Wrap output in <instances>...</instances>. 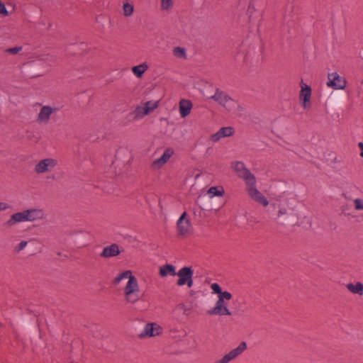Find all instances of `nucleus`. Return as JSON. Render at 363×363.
<instances>
[{
	"label": "nucleus",
	"instance_id": "f257e3e1",
	"mask_svg": "<svg viewBox=\"0 0 363 363\" xmlns=\"http://www.w3.org/2000/svg\"><path fill=\"white\" fill-rule=\"evenodd\" d=\"M210 99L218 103L223 106L228 112L235 113L240 107L238 103L230 98L225 92L217 89L215 94Z\"/></svg>",
	"mask_w": 363,
	"mask_h": 363
},
{
	"label": "nucleus",
	"instance_id": "f03ea898",
	"mask_svg": "<svg viewBox=\"0 0 363 363\" xmlns=\"http://www.w3.org/2000/svg\"><path fill=\"white\" fill-rule=\"evenodd\" d=\"M210 99L218 103L223 106L228 112L235 113L240 107L238 103L230 98L225 92L217 89L215 94Z\"/></svg>",
	"mask_w": 363,
	"mask_h": 363
},
{
	"label": "nucleus",
	"instance_id": "7ed1b4c3",
	"mask_svg": "<svg viewBox=\"0 0 363 363\" xmlns=\"http://www.w3.org/2000/svg\"><path fill=\"white\" fill-rule=\"evenodd\" d=\"M210 99L218 103L223 106L228 112L235 113L240 107L238 103L230 98L225 92L217 89L215 94Z\"/></svg>",
	"mask_w": 363,
	"mask_h": 363
},
{
	"label": "nucleus",
	"instance_id": "20e7f679",
	"mask_svg": "<svg viewBox=\"0 0 363 363\" xmlns=\"http://www.w3.org/2000/svg\"><path fill=\"white\" fill-rule=\"evenodd\" d=\"M210 99L218 103L223 106L228 112L235 113L240 107L238 103L230 98L225 92L217 89L215 94Z\"/></svg>",
	"mask_w": 363,
	"mask_h": 363
},
{
	"label": "nucleus",
	"instance_id": "39448f33",
	"mask_svg": "<svg viewBox=\"0 0 363 363\" xmlns=\"http://www.w3.org/2000/svg\"><path fill=\"white\" fill-rule=\"evenodd\" d=\"M210 99L218 103L223 106L228 112L235 113L240 107L238 103L230 98L225 92L217 89L215 94Z\"/></svg>",
	"mask_w": 363,
	"mask_h": 363
},
{
	"label": "nucleus",
	"instance_id": "423d86ee",
	"mask_svg": "<svg viewBox=\"0 0 363 363\" xmlns=\"http://www.w3.org/2000/svg\"><path fill=\"white\" fill-rule=\"evenodd\" d=\"M247 179L248 181L246 182V190L250 197L255 201L262 204L263 206H268V200L256 187L255 177L250 176L248 178L247 177Z\"/></svg>",
	"mask_w": 363,
	"mask_h": 363
},
{
	"label": "nucleus",
	"instance_id": "0eeeda50",
	"mask_svg": "<svg viewBox=\"0 0 363 363\" xmlns=\"http://www.w3.org/2000/svg\"><path fill=\"white\" fill-rule=\"evenodd\" d=\"M159 106V101H148L138 106L133 113L136 119H140L152 113Z\"/></svg>",
	"mask_w": 363,
	"mask_h": 363
},
{
	"label": "nucleus",
	"instance_id": "6e6552de",
	"mask_svg": "<svg viewBox=\"0 0 363 363\" xmlns=\"http://www.w3.org/2000/svg\"><path fill=\"white\" fill-rule=\"evenodd\" d=\"M56 111L57 108L50 106H42L36 118L37 123L40 125L48 124L52 116L56 113Z\"/></svg>",
	"mask_w": 363,
	"mask_h": 363
},
{
	"label": "nucleus",
	"instance_id": "1a4fd4ad",
	"mask_svg": "<svg viewBox=\"0 0 363 363\" xmlns=\"http://www.w3.org/2000/svg\"><path fill=\"white\" fill-rule=\"evenodd\" d=\"M207 313L209 315H231L232 313L229 311L227 307V305L225 303V300L223 299L222 297L218 296V298L216 303V305L213 308L208 310Z\"/></svg>",
	"mask_w": 363,
	"mask_h": 363
},
{
	"label": "nucleus",
	"instance_id": "9d476101",
	"mask_svg": "<svg viewBox=\"0 0 363 363\" xmlns=\"http://www.w3.org/2000/svg\"><path fill=\"white\" fill-rule=\"evenodd\" d=\"M246 349V342H242L236 348L232 350L228 354H225L220 359L217 360L215 363H228L241 354Z\"/></svg>",
	"mask_w": 363,
	"mask_h": 363
},
{
	"label": "nucleus",
	"instance_id": "9b49d317",
	"mask_svg": "<svg viewBox=\"0 0 363 363\" xmlns=\"http://www.w3.org/2000/svg\"><path fill=\"white\" fill-rule=\"evenodd\" d=\"M246 349V342H242L236 348L232 350L228 354H225L220 359L217 360L215 363H228L241 354Z\"/></svg>",
	"mask_w": 363,
	"mask_h": 363
},
{
	"label": "nucleus",
	"instance_id": "f8f14e48",
	"mask_svg": "<svg viewBox=\"0 0 363 363\" xmlns=\"http://www.w3.org/2000/svg\"><path fill=\"white\" fill-rule=\"evenodd\" d=\"M327 86L335 89H343L346 86V81L337 73H330L328 76Z\"/></svg>",
	"mask_w": 363,
	"mask_h": 363
},
{
	"label": "nucleus",
	"instance_id": "ddd939ff",
	"mask_svg": "<svg viewBox=\"0 0 363 363\" xmlns=\"http://www.w3.org/2000/svg\"><path fill=\"white\" fill-rule=\"evenodd\" d=\"M234 133V128L231 126L223 127L210 136V141L213 143H218L223 138L233 136Z\"/></svg>",
	"mask_w": 363,
	"mask_h": 363
},
{
	"label": "nucleus",
	"instance_id": "4468645a",
	"mask_svg": "<svg viewBox=\"0 0 363 363\" xmlns=\"http://www.w3.org/2000/svg\"><path fill=\"white\" fill-rule=\"evenodd\" d=\"M311 89L306 84L301 85L299 94V101L302 107L307 110L311 106Z\"/></svg>",
	"mask_w": 363,
	"mask_h": 363
},
{
	"label": "nucleus",
	"instance_id": "2eb2a0df",
	"mask_svg": "<svg viewBox=\"0 0 363 363\" xmlns=\"http://www.w3.org/2000/svg\"><path fill=\"white\" fill-rule=\"evenodd\" d=\"M162 328L156 323H147L143 330L138 335L140 338L144 337H155L160 334Z\"/></svg>",
	"mask_w": 363,
	"mask_h": 363
},
{
	"label": "nucleus",
	"instance_id": "dca6fc26",
	"mask_svg": "<svg viewBox=\"0 0 363 363\" xmlns=\"http://www.w3.org/2000/svg\"><path fill=\"white\" fill-rule=\"evenodd\" d=\"M176 275L179 277L177 284L182 286L185 285V282H187L188 279L193 277L194 270L191 267H184L177 272Z\"/></svg>",
	"mask_w": 363,
	"mask_h": 363
},
{
	"label": "nucleus",
	"instance_id": "f3484780",
	"mask_svg": "<svg viewBox=\"0 0 363 363\" xmlns=\"http://www.w3.org/2000/svg\"><path fill=\"white\" fill-rule=\"evenodd\" d=\"M186 213L184 212L177 220V229L181 235H187L191 228L190 222L186 218Z\"/></svg>",
	"mask_w": 363,
	"mask_h": 363
},
{
	"label": "nucleus",
	"instance_id": "a211bd4d",
	"mask_svg": "<svg viewBox=\"0 0 363 363\" xmlns=\"http://www.w3.org/2000/svg\"><path fill=\"white\" fill-rule=\"evenodd\" d=\"M57 164L56 160H40L35 170L38 174L51 171Z\"/></svg>",
	"mask_w": 363,
	"mask_h": 363
},
{
	"label": "nucleus",
	"instance_id": "6ab92c4d",
	"mask_svg": "<svg viewBox=\"0 0 363 363\" xmlns=\"http://www.w3.org/2000/svg\"><path fill=\"white\" fill-rule=\"evenodd\" d=\"M192 102L186 99H182L179 103V111L181 118H184L189 116L192 110Z\"/></svg>",
	"mask_w": 363,
	"mask_h": 363
},
{
	"label": "nucleus",
	"instance_id": "aec40b11",
	"mask_svg": "<svg viewBox=\"0 0 363 363\" xmlns=\"http://www.w3.org/2000/svg\"><path fill=\"white\" fill-rule=\"evenodd\" d=\"M26 219L28 222H33L44 218V211L40 208H30L25 210Z\"/></svg>",
	"mask_w": 363,
	"mask_h": 363
},
{
	"label": "nucleus",
	"instance_id": "412c9836",
	"mask_svg": "<svg viewBox=\"0 0 363 363\" xmlns=\"http://www.w3.org/2000/svg\"><path fill=\"white\" fill-rule=\"evenodd\" d=\"M235 170L238 172V176L241 178H242L245 183L247 182V178L251 177H255L248 169L246 168L244 163L241 161H237L234 165Z\"/></svg>",
	"mask_w": 363,
	"mask_h": 363
},
{
	"label": "nucleus",
	"instance_id": "4be33fe9",
	"mask_svg": "<svg viewBox=\"0 0 363 363\" xmlns=\"http://www.w3.org/2000/svg\"><path fill=\"white\" fill-rule=\"evenodd\" d=\"M119 247L117 244H112L109 246H106L104 248L100 256L104 258H109L116 257L120 254Z\"/></svg>",
	"mask_w": 363,
	"mask_h": 363
},
{
	"label": "nucleus",
	"instance_id": "5701e85b",
	"mask_svg": "<svg viewBox=\"0 0 363 363\" xmlns=\"http://www.w3.org/2000/svg\"><path fill=\"white\" fill-rule=\"evenodd\" d=\"M26 221H27L26 214V211H23L18 212V213H13V215H11L10 218L5 223V225L7 226H13L18 223L26 222Z\"/></svg>",
	"mask_w": 363,
	"mask_h": 363
},
{
	"label": "nucleus",
	"instance_id": "b1692460",
	"mask_svg": "<svg viewBox=\"0 0 363 363\" xmlns=\"http://www.w3.org/2000/svg\"><path fill=\"white\" fill-rule=\"evenodd\" d=\"M270 208H272L270 213L272 216H276L275 218H279L282 216L287 215V209L281 206L279 203H273L270 206Z\"/></svg>",
	"mask_w": 363,
	"mask_h": 363
},
{
	"label": "nucleus",
	"instance_id": "393cba45",
	"mask_svg": "<svg viewBox=\"0 0 363 363\" xmlns=\"http://www.w3.org/2000/svg\"><path fill=\"white\" fill-rule=\"evenodd\" d=\"M138 291V284L137 279L134 276H130L125 287V294L137 292Z\"/></svg>",
	"mask_w": 363,
	"mask_h": 363
},
{
	"label": "nucleus",
	"instance_id": "a878e982",
	"mask_svg": "<svg viewBox=\"0 0 363 363\" xmlns=\"http://www.w3.org/2000/svg\"><path fill=\"white\" fill-rule=\"evenodd\" d=\"M175 269L176 268L174 265L167 264L160 268V275L162 277H165L167 275L176 276L177 272Z\"/></svg>",
	"mask_w": 363,
	"mask_h": 363
},
{
	"label": "nucleus",
	"instance_id": "bb28decb",
	"mask_svg": "<svg viewBox=\"0 0 363 363\" xmlns=\"http://www.w3.org/2000/svg\"><path fill=\"white\" fill-rule=\"evenodd\" d=\"M149 66L146 62H143L138 65L132 67L131 70L133 74L137 78H141L143 74L148 69Z\"/></svg>",
	"mask_w": 363,
	"mask_h": 363
},
{
	"label": "nucleus",
	"instance_id": "cd10ccee",
	"mask_svg": "<svg viewBox=\"0 0 363 363\" xmlns=\"http://www.w3.org/2000/svg\"><path fill=\"white\" fill-rule=\"evenodd\" d=\"M346 287L353 294H357L359 295L363 294V284L361 282H357L355 284L351 283L347 284Z\"/></svg>",
	"mask_w": 363,
	"mask_h": 363
},
{
	"label": "nucleus",
	"instance_id": "c85d7f7f",
	"mask_svg": "<svg viewBox=\"0 0 363 363\" xmlns=\"http://www.w3.org/2000/svg\"><path fill=\"white\" fill-rule=\"evenodd\" d=\"M134 12V6L128 0H125L123 4V14L125 17H130Z\"/></svg>",
	"mask_w": 363,
	"mask_h": 363
},
{
	"label": "nucleus",
	"instance_id": "c756f323",
	"mask_svg": "<svg viewBox=\"0 0 363 363\" xmlns=\"http://www.w3.org/2000/svg\"><path fill=\"white\" fill-rule=\"evenodd\" d=\"M191 309V308L190 306H187L185 304L180 303L175 306L173 312L175 313H182L185 315H189L190 314Z\"/></svg>",
	"mask_w": 363,
	"mask_h": 363
},
{
	"label": "nucleus",
	"instance_id": "7c9ffc66",
	"mask_svg": "<svg viewBox=\"0 0 363 363\" xmlns=\"http://www.w3.org/2000/svg\"><path fill=\"white\" fill-rule=\"evenodd\" d=\"M173 55L179 59L185 60L186 59V50L184 48L176 47L173 49Z\"/></svg>",
	"mask_w": 363,
	"mask_h": 363
},
{
	"label": "nucleus",
	"instance_id": "2f4dec72",
	"mask_svg": "<svg viewBox=\"0 0 363 363\" xmlns=\"http://www.w3.org/2000/svg\"><path fill=\"white\" fill-rule=\"evenodd\" d=\"M161 9L165 11H169L173 9V0H161Z\"/></svg>",
	"mask_w": 363,
	"mask_h": 363
},
{
	"label": "nucleus",
	"instance_id": "473e14b6",
	"mask_svg": "<svg viewBox=\"0 0 363 363\" xmlns=\"http://www.w3.org/2000/svg\"><path fill=\"white\" fill-rule=\"evenodd\" d=\"M208 193L213 196H220L224 194V190L223 187H216V186H212L209 189Z\"/></svg>",
	"mask_w": 363,
	"mask_h": 363
},
{
	"label": "nucleus",
	"instance_id": "72a5a7b5",
	"mask_svg": "<svg viewBox=\"0 0 363 363\" xmlns=\"http://www.w3.org/2000/svg\"><path fill=\"white\" fill-rule=\"evenodd\" d=\"M39 60L50 65L51 62L55 61V57L53 55L49 53L43 54L39 57Z\"/></svg>",
	"mask_w": 363,
	"mask_h": 363
},
{
	"label": "nucleus",
	"instance_id": "f704fd0d",
	"mask_svg": "<svg viewBox=\"0 0 363 363\" xmlns=\"http://www.w3.org/2000/svg\"><path fill=\"white\" fill-rule=\"evenodd\" d=\"M126 300L130 303H135L139 299V291L125 294Z\"/></svg>",
	"mask_w": 363,
	"mask_h": 363
},
{
	"label": "nucleus",
	"instance_id": "c9c22d12",
	"mask_svg": "<svg viewBox=\"0 0 363 363\" xmlns=\"http://www.w3.org/2000/svg\"><path fill=\"white\" fill-rule=\"evenodd\" d=\"M167 160H154L151 164V167L153 169H160Z\"/></svg>",
	"mask_w": 363,
	"mask_h": 363
},
{
	"label": "nucleus",
	"instance_id": "e433bc0d",
	"mask_svg": "<svg viewBox=\"0 0 363 363\" xmlns=\"http://www.w3.org/2000/svg\"><path fill=\"white\" fill-rule=\"evenodd\" d=\"M174 155V150L172 148H167L160 157V159H169Z\"/></svg>",
	"mask_w": 363,
	"mask_h": 363
},
{
	"label": "nucleus",
	"instance_id": "4c0bfd02",
	"mask_svg": "<svg viewBox=\"0 0 363 363\" xmlns=\"http://www.w3.org/2000/svg\"><path fill=\"white\" fill-rule=\"evenodd\" d=\"M211 289L213 290V292L214 294H218V296H220V294L222 293V289H221V287L220 286V285L217 283H213L211 284Z\"/></svg>",
	"mask_w": 363,
	"mask_h": 363
},
{
	"label": "nucleus",
	"instance_id": "58836bf2",
	"mask_svg": "<svg viewBox=\"0 0 363 363\" xmlns=\"http://www.w3.org/2000/svg\"><path fill=\"white\" fill-rule=\"evenodd\" d=\"M354 203L356 210H363V201L362 199H355Z\"/></svg>",
	"mask_w": 363,
	"mask_h": 363
},
{
	"label": "nucleus",
	"instance_id": "ea45409f",
	"mask_svg": "<svg viewBox=\"0 0 363 363\" xmlns=\"http://www.w3.org/2000/svg\"><path fill=\"white\" fill-rule=\"evenodd\" d=\"M28 244V242L27 241H25V240H23L21 241L16 247H15V251L16 252H19L20 251H21L22 250H23L26 245Z\"/></svg>",
	"mask_w": 363,
	"mask_h": 363
},
{
	"label": "nucleus",
	"instance_id": "a19ab883",
	"mask_svg": "<svg viewBox=\"0 0 363 363\" xmlns=\"http://www.w3.org/2000/svg\"><path fill=\"white\" fill-rule=\"evenodd\" d=\"M22 50V47H14L11 48H9L6 50V52L11 53L12 55H16L18 53Z\"/></svg>",
	"mask_w": 363,
	"mask_h": 363
},
{
	"label": "nucleus",
	"instance_id": "79ce46f5",
	"mask_svg": "<svg viewBox=\"0 0 363 363\" xmlns=\"http://www.w3.org/2000/svg\"><path fill=\"white\" fill-rule=\"evenodd\" d=\"M222 297L224 300H230L232 298V294L228 291H222V293L219 296Z\"/></svg>",
	"mask_w": 363,
	"mask_h": 363
},
{
	"label": "nucleus",
	"instance_id": "37998d69",
	"mask_svg": "<svg viewBox=\"0 0 363 363\" xmlns=\"http://www.w3.org/2000/svg\"><path fill=\"white\" fill-rule=\"evenodd\" d=\"M0 14L6 16L9 14V12L5 6V5L0 1Z\"/></svg>",
	"mask_w": 363,
	"mask_h": 363
},
{
	"label": "nucleus",
	"instance_id": "c03bdc74",
	"mask_svg": "<svg viewBox=\"0 0 363 363\" xmlns=\"http://www.w3.org/2000/svg\"><path fill=\"white\" fill-rule=\"evenodd\" d=\"M120 275L123 279H127V278L129 279V277L130 276H133L130 271H125V272H122L121 274H120Z\"/></svg>",
	"mask_w": 363,
	"mask_h": 363
},
{
	"label": "nucleus",
	"instance_id": "a18cd8bd",
	"mask_svg": "<svg viewBox=\"0 0 363 363\" xmlns=\"http://www.w3.org/2000/svg\"><path fill=\"white\" fill-rule=\"evenodd\" d=\"M9 208V205L4 202H0V211H5Z\"/></svg>",
	"mask_w": 363,
	"mask_h": 363
},
{
	"label": "nucleus",
	"instance_id": "49530a36",
	"mask_svg": "<svg viewBox=\"0 0 363 363\" xmlns=\"http://www.w3.org/2000/svg\"><path fill=\"white\" fill-rule=\"evenodd\" d=\"M193 284V277H191L189 279H188L187 282H185V285L186 284L189 288L192 287Z\"/></svg>",
	"mask_w": 363,
	"mask_h": 363
},
{
	"label": "nucleus",
	"instance_id": "de8ad7c7",
	"mask_svg": "<svg viewBox=\"0 0 363 363\" xmlns=\"http://www.w3.org/2000/svg\"><path fill=\"white\" fill-rule=\"evenodd\" d=\"M122 279H122V277H121V275L119 274L118 276H117V277L114 279V280H113V283H114L115 284H119V283L121 282V281Z\"/></svg>",
	"mask_w": 363,
	"mask_h": 363
},
{
	"label": "nucleus",
	"instance_id": "09e8293b",
	"mask_svg": "<svg viewBox=\"0 0 363 363\" xmlns=\"http://www.w3.org/2000/svg\"><path fill=\"white\" fill-rule=\"evenodd\" d=\"M359 148L361 150L360 156L362 157H363V143H359Z\"/></svg>",
	"mask_w": 363,
	"mask_h": 363
},
{
	"label": "nucleus",
	"instance_id": "8fccbe9b",
	"mask_svg": "<svg viewBox=\"0 0 363 363\" xmlns=\"http://www.w3.org/2000/svg\"><path fill=\"white\" fill-rule=\"evenodd\" d=\"M119 162H121V160L113 161L112 165L113 166V167H115L116 165H118V166L120 165Z\"/></svg>",
	"mask_w": 363,
	"mask_h": 363
},
{
	"label": "nucleus",
	"instance_id": "3c124183",
	"mask_svg": "<svg viewBox=\"0 0 363 363\" xmlns=\"http://www.w3.org/2000/svg\"><path fill=\"white\" fill-rule=\"evenodd\" d=\"M123 150H124V149H121V150H118V151L117 152L116 155V157H121V155L120 154V152L123 151Z\"/></svg>",
	"mask_w": 363,
	"mask_h": 363
},
{
	"label": "nucleus",
	"instance_id": "603ef678",
	"mask_svg": "<svg viewBox=\"0 0 363 363\" xmlns=\"http://www.w3.org/2000/svg\"><path fill=\"white\" fill-rule=\"evenodd\" d=\"M116 174L120 175L123 173V171L121 169H119L118 170L115 171Z\"/></svg>",
	"mask_w": 363,
	"mask_h": 363
}]
</instances>
